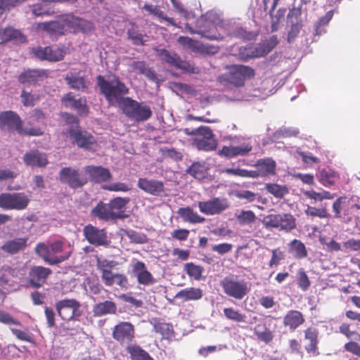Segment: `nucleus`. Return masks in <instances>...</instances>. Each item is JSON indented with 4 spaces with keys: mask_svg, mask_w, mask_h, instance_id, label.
Returning a JSON list of instances; mask_svg holds the SVG:
<instances>
[{
    "mask_svg": "<svg viewBox=\"0 0 360 360\" xmlns=\"http://www.w3.org/2000/svg\"><path fill=\"white\" fill-rule=\"evenodd\" d=\"M92 29L93 25L91 22L74 15H66L58 20L39 22L36 25L37 31L45 32L50 37H55L63 35L66 32H86Z\"/></svg>",
    "mask_w": 360,
    "mask_h": 360,
    "instance_id": "nucleus-1",
    "label": "nucleus"
},
{
    "mask_svg": "<svg viewBox=\"0 0 360 360\" xmlns=\"http://www.w3.org/2000/svg\"><path fill=\"white\" fill-rule=\"evenodd\" d=\"M226 71L217 77V82L226 90L243 88L247 80L255 78L256 72L249 65L233 64L226 67Z\"/></svg>",
    "mask_w": 360,
    "mask_h": 360,
    "instance_id": "nucleus-2",
    "label": "nucleus"
},
{
    "mask_svg": "<svg viewBox=\"0 0 360 360\" xmlns=\"http://www.w3.org/2000/svg\"><path fill=\"white\" fill-rule=\"evenodd\" d=\"M96 83L105 100L112 105L117 103L120 107L125 98L124 96L129 92V87L116 75H112V79L110 81L98 75Z\"/></svg>",
    "mask_w": 360,
    "mask_h": 360,
    "instance_id": "nucleus-3",
    "label": "nucleus"
},
{
    "mask_svg": "<svg viewBox=\"0 0 360 360\" xmlns=\"http://www.w3.org/2000/svg\"><path fill=\"white\" fill-rule=\"evenodd\" d=\"M35 252L50 265L61 263L67 260L71 255V251H65V243L59 240L47 243H37Z\"/></svg>",
    "mask_w": 360,
    "mask_h": 360,
    "instance_id": "nucleus-4",
    "label": "nucleus"
},
{
    "mask_svg": "<svg viewBox=\"0 0 360 360\" xmlns=\"http://www.w3.org/2000/svg\"><path fill=\"white\" fill-rule=\"evenodd\" d=\"M0 129L8 131H16L19 134L28 136H41L40 128H23L20 116L13 111L7 110L0 113Z\"/></svg>",
    "mask_w": 360,
    "mask_h": 360,
    "instance_id": "nucleus-5",
    "label": "nucleus"
},
{
    "mask_svg": "<svg viewBox=\"0 0 360 360\" xmlns=\"http://www.w3.org/2000/svg\"><path fill=\"white\" fill-rule=\"evenodd\" d=\"M117 265L114 260H97V269L101 273V278L106 286L117 285L121 288H127L128 285L127 277L122 274L113 273L112 269Z\"/></svg>",
    "mask_w": 360,
    "mask_h": 360,
    "instance_id": "nucleus-6",
    "label": "nucleus"
},
{
    "mask_svg": "<svg viewBox=\"0 0 360 360\" xmlns=\"http://www.w3.org/2000/svg\"><path fill=\"white\" fill-rule=\"evenodd\" d=\"M278 44V37L274 35L255 46H241L238 49V58L242 61H247L251 58L264 57L270 53Z\"/></svg>",
    "mask_w": 360,
    "mask_h": 360,
    "instance_id": "nucleus-7",
    "label": "nucleus"
},
{
    "mask_svg": "<svg viewBox=\"0 0 360 360\" xmlns=\"http://www.w3.org/2000/svg\"><path fill=\"white\" fill-rule=\"evenodd\" d=\"M122 112L131 120L141 122L150 119L153 115L150 108L130 97H125L120 107Z\"/></svg>",
    "mask_w": 360,
    "mask_h": 360,
    "instance_id": "nucleus-8",
    "label": "nucleus"
},
{
    "mask_svg": "<svg viewBox=\"0 0 360 360\" xmlns=\"http://www.w3.org/2000/svg\"><path fill=\"white\" fill-rule=\"evenodd\" d=\"M185 131L186 134L195 136L192 140V146L198 150L210 151L216 148L217 142L209 127L201 126L191 132L186 129Z\"/></svg>",
    "mask_w": 360,
    "mask_h": 360,
    "instance_id": "nucleus-9",
    "label": "nucleus"
},
{
    "mask_svg": "<svg viewBox=\"0 0 360 360\" xmlns=\"http://www.w3.org/2000/svg\"><path fill=\"white\" fill-rule=\"evenodd\" d=\"M224 292L237 300L243 299L250 292L248 283L243 279H238L235 276L224 277L219 283Z\"/></svg>",
    "mask_w": 360,
    "mask_h": 360,
    "instance_id": "nucleus-10",
    "label": "nucleus"
},
{
    "mask_svg": "<svg viewBox=\"0 0 360 360\" xmlns=\"http://www.w3.org/2000/svg\"><path fill=\"white\" fill-rule=\"evenodd\" d=\"M159 59L170 67L185 72L195 73V68L189 62L184 60L174 51L165 49H156Z\"/></svg>",
    "mask_w": 360,
    "mask_h": 360,
    "instance_id": "nucleus-11",
    "label": "nucleus"
},
{
    "mask_svg": "<svg viewBox=\"0 0 360 360\" xmlns=\"http://www.w3.org/2000/svg\"><path fill=\"white\" fill-rule=\"evenodd\" d=\"M58 179L62 184L75 190L82 188L89 181L88 177L79 169L71 167H63L58 173Z\"/></svg>",
    "mask_w": 360,
    "mask_h": 360,
    "instance_id": "nucleus-12",
    "label": "nucleus"
},
{
    "mask_svg": "<svg viewBox=\"0 0 360 360\" xmlns=\"http://www.w3.org/2000/svg\"><path fill=\"white\" fill-rule=\"evenodd\" d=\"M263 223L266 228L277 229L286 232L296 228V219L290 213L269 214L264 218Z\"/></svg>",
    "mask_w": 360,
    "mask_h": 360,
    "instance_id": "nucleus-13",
    "label": "nucleus"
},
{
    "mask_svg": "<svg viewBox=\"0 0 360 360\" xmlns=\"http://www.w3.org/2000/svg\"><path fill=\"white\" fill-rule=\"evenodd\" d=\"M28 195L23 193H3L0 194V208L5 210H22L30 203Z\"/></svg>",
    "mask_w": 360,
    "mask_h": 360,
    "instance_id": "nucleus-14",
    "label": "nucleus"
},
{
    "mask_svg": "<svg viewBox=\"0 0 360 360\" xmlns=\"http://www.w3.org/2000/svg\"><path fill=\"white\" fill-rule=\"evenodd\" d=\"M58 316L64 321L77 319L82 315L81 304L75 299H64L56 302Z\"/></svg>",
    "mask_w": 360,
    "mask_h": 360,
    "instance_id": "nucleus-15",
    "label": "nucleus"
},
{
    "mask_svg": "<svg viewBox=\"0 0 360 360\" xmlns=\"http://www.w3.org/2000/svg\"><path fill=\"white\" fill-rule=\"evenodd\" d=\"M65 134L69 136L72 143L75 144L78 148L91 150L96 145V139L87 131L70 128L67 130Z\"/></svg>",
    "mask_w": 360,
    "mask_h": 360,
    "instance_id": "nucleus-16",
    "label": "nucleus"
},
{
    "mask_svg": "<svg viewBox=\"0 0 360 360\" xmlns=\"http://www.w3.org/2000/svg\"><path fill=\"white\" fill-rule=\"evenodd\" d=\"M32 53L40 60L58 62L63 60L66 51L64 47L39 46L32 49Z\"/></svg>",
    "mask_w": 360,
    "mask_h": 360,
    "instance_id": "nucleus-17",
    "label": "nucleus"
},
{
    "mask_svg": "<svg viewBox=\"0 0 360 360\" xmlns=\"http://www.w3.org/2000/svg\"><path fill=\"white\" fill-rule=\"evenodd\" d=\"M83 234L89 243L95 246H108L110 241L108 239L105 229H100L91 224L86 225L83 229Z\"/></svg>",
    "mask_w": 360,
    "mask_h": 360,
    "instance_id": "nucleus-18",
    "label": "nucleus"
},
{
    "mask_svg": "<svg viewBox=\"0 0 360 360\" xmlns=\"http://www.w3.org/2000/svg\"><path fill=\"white\" fill-rule=\"evenodd\" d=\"M226 198H214L207 201H199L198 207L200 211L206 215L219 214L229 207Z\"/></svg>",
    "mask_w": 360,
    "mask_h": 360,
    "instance_id": "nucleus-19",
    "label": "nucleus"
},
{
    "mask_svg": "<svg viewBox=\"0 0 360 360\" xmlns=\"http://www.w3.org/2000/svg\"><path fill=\"white\" fill-rule=\"evenodd\" d=\"M112 335L120 344L129 343L135 336L134 326L130 322H120L114 326Z\"/></svg>",
    "mask_w": 360,
    "mask_h": 360,
    "instance_id": "nucleus-20",
    "label": "nucleus"
},
{
    "mask_svg": "<svg viewBox=\"0 0 360 360\" xmlns=\"http://www.w3.org/2000/svg\"><path fill=\"white\" fill-rule=\"evenodd\" d=\"M52 274L51 269L42 266H33L28 274L30 285L35 288H41Z\"/></svg>",
    "mask_w": 360,
    "mask_h": 360,
    "instance_id": "nucleus-21",
    "label": "nucleus"
},
{
    "mask_svg": "<svg viewBox=\"0 0 360 360\" xmlns=\"http://www.w3.org/2000/svg\"><path fill=\"white\" fill-rule=\"evenodd\" d=\"M257 170H250L255 176L252 178L266 177L276 174V163L271 158H266L258 160L254 165Z\"/></svg>",
    "mask_w": 360,
    "mask_h": 360,
    "instance_id": "nucleus-22",
    "label": "nucleus"
},
{
    "mask_svg": "<svg viewBox=\"0 0 360 360\" xmlns=\"http://www.w3.org/2000/svg\"><path fill=\"white\" fill-rule=\"evenodd\" d=\"M84 171L89 176L90 180L95 183L107 182L112 178L110 170L101 166L88 165L84 168Z\"/></svg>",
    "mask_w": 360,
    "mask_h": 360,
    "instance_id": "nucleus-23",
    "label": "nucleus"
},
{
    "mask_svg": "<svg viewBox=\"0 0 360 360\" xmlns=\"http://www.w3.org/2000/svg\"><path fill=\"white\" fill-rule=\"evenodd\" d=\"M304 322L305 318L303 314L295 309L289 310L283 318V325L290 332H294Z\"/></svg>",
    "mask_w": 360,
    "mask_h": 360,
    "instance_id": "nucleus-24",
    "label": "nucleus"
},
{
    "mask_svg": "<svg viewBox=\"0 0 360 360\" xmlns=\"http://www.w3.org/2000/svg\"><path fill=\"white\" fill-rule=\"evenodd\" d=\"M137 186L144 192L155 196H160L164 192L163 182L155 179L139 178Z\"/></svg>",
    "mask_w": 360,
    "mask_h": 360,
    "instance_id": "nucleus-25",
    "label": "nucleus"
},
{
    "mask_svg": "<svg viewBox=\"0 0 360 360\" xmlns=\"http://www.w3.org/2000/svg\"><path fill=\"white\" fill-rule=\"evenodd\" d=\"M13 41L20 44L27 42V37L20 30L12 27L0 29V44Z\"/></svg>",
    "mask_w": 360,
    "mask_h": 360,
    "instance_id": "nucleus-26",
    "label": "nucleus"
},
{
    "mask_svg": "<svg viewBox=\"0 0 360 360\" xmlns=\"http://www.w3.org/2000/svg\"><path fill=\"white\" fill-rule=\"evenodd\" d=\"M132 271L136 275L139 284L149 285L155 281L153 275L147 270L146 264L141 261H137L133 264Z\"/></svg>",
    "mask_w": 360,
    "mask_h": 360,
    "instance_id": "nucleus-27",
    "label": "nucleus"
},
{
    "mask_svg": "<svg viewBox=\"0 0 360 360\" xmlns=\"http://www.w3.org/2000/svg\"><path fill=\"white\" fill-rule=\"evenodd\" d=\"M129 202V198L117 197L110 200L113 221L118 219H125L128 216L125 214V208Z\"/></svg>",
    "mask_w": 360,
    "mask_h": 360,
    "instance_id": "nucleus-28",
    "label": "nucleus"
},
{
    "mask_svg": "<svg viewBox=\"0 0 360 360\" xmlns=\"http://www.w3.org/2000/svg\"><path fill=\"white\" fill-rule=\"evenodd\" d=\"M251 150L252 146L248 144L241 146H224L218 151V155L227 158H233L238 155H245Z\"/></svg>",
    "mask_w": 360,
    "mask_h": 360,
    "instance_id": "nucleus-29",
    "label": "nucleus"
},
{
    "mask_svg": "<svg viewBox=\"0 0 360 360\" xmlns=\"http://www.w3.org/2000/svg\"><path fill=\"white\" fill-rule=\"evenodd\" d=\"M62 102L66 107H70L77 110L81 115H86L88 113V108L86 100L82 98L75 99L72 93L70 92L62 98Z\"/></svg>",
    "mask_w": 360,
    "mask_h": 360,
    "instance_id": "nucleus-30",
    "label": "nucleus"
},
{
    "mask_svg": "<svg viewBox=\"0 0 360 360\" xmlns=\"http://www.w3.org/2000/svg\"><path fill=\"white\" fill-rule=\"evenodd\" d=\"M23 161L26 165L32 167H44L48 164L46 155L37 150L26 153L23 156Z\"/></svg>",
    "mask_w": 360,
    "mask_h": 360,
    "instance_id": "nucleus-31",
    "label": "nucleus"
},
{
    "mask_svg": "<svg viewBox=\"0 0 360 360\" xmlns=\"http://www.w3.org/2000/svg\"><path fill=\"white\" fill-rule=\"evenodd\" d=\"M65 80L70 88L78 91H84L87 89L88 83L86 81L85 75H82V71L68 72Z\"/></svg>",
    "mask_w": 360,
    "mask_h": 360,
    "instance_id": "nucleus-32",
    "label": "nucleus"
},
{
    "mask_svg": "<svg viewBox=\"0 0 360 360\" xmlns=\"http://www.w3.org/2000/svg\"><path fill=\"white\" fill-rule=\"evenodd\" d=\"M318 334V330L313 327L307 328L304 330V340L309 341V343L304 346V348L307 353L311 356H316L319 354Z\"/></svg>",
    "mask_w": 360,
    "mask_h": 360,
    "instance_id": "nucleus-33",
    "label": "nucleus"
},
{
    "mask_svg": "<svg viewBox=\"0 0 360 360\" xmlns=\"http://www.w3.org/2000/svg\"><path fill=\"white\" fill-rule=\"evenodd\" d=\"M27 238H16L4 243L1 249L10 255L16 254L24 250L27 247Z\"/></svg>",
    "mask_w": 360,
    "mask_h": 360,
    "instance_id": "nucleus-34",
    "label": "nucleus"
},
{
    "mask_svg": "<svg viewBox=\"0 0 360 360\" xmlns=\"http://www.w3.org/2000/svg\"><path fill=\"white\" fill-rule=\"evenodd\" d=\"M44 70H28L19 75L18 80L22 84H34L46 76Z\"/></svg>",
    "mask_w": 360,
    "mask_h": 360,
    "instance_id": "nucleus-35",
    "label": "nucleus"
},
{
    "mask_svg": "<svg viewBox=\"0 0 360 360\" xmlns=\"http://www.w3.org/2000/svg\"><path fill=\"white\" fill-rule=\"evenodd\" d=\"M91 216L97 217L98 219L105 221H113L110 202L105 203L100 201L91 210Z\"/></svg>",
    "mask_w": 360,
    "mask_h": 360,
    "instance_id": "nucleus-36",
    "label": "nucleus"
},
{
    "mask_svg": "<svg viewBox=\"0 0 360 360\" xmlns=\"http://www.w3.org/2000/svg\"><path fill=\"white\" fill-rule=\"evenodd\" d=\"M129 71L143 75L150 80L155 81L157 78L155 71L149 68L145 61H133L129 64Z\"/></svg>",
    "mask_w": 360,
    "mask_h": 360,
    "instance_id": "nucleus-37",
    "label": "nucleus"
},
{
    "mask_svg": "<svg viewBox=\"0 0 360 360\" xmlns=\"http://www.w3.org/2000/svg\"><path fill=\"white\" fill-rule=\"evenodd\" d=\"M126 351L131 360H155L148 352L137 344H128Z\"/></svg>",
    "mask_w": 360,
    "mask_h": 360,
    "instance_id": "nucleus-38",
    "label": "nucleus"
},
{
    "mask_svg": "<svg viewBox=\"0 0 360 360\" xmlns=\"http://www.w3.org/2000/svg\"><path fill=\"white\" fill-rule=\"evenodd\" d=\"M117 311V305L112 301L106 300L98 302L93 307V313L95 316H102L107 314H114Z\"/></svg>",
    "mask_w": 360,
    "mask_h": 360,
    "instance_id": "nucleus-39",
    "label": "nucleus"
},
{
    "mask_svg": "<svg viewBox=\"0 0 360 360\" xmlns=\"http://www.w3.org/2000/svg\"><path fill=\"white\" fill-rule=\"evenodd\" d=\"M202 296L203 292L200 288L191 287L181 290L176 294L175 297L181 299L184 302H188L191 300H199Z\"/></svg>",
    "mask_w": 360,
    "mask_h": 360,
    "instance_id": "nucleus-40",
    "label": "nucleus"
},
{
    "mask_svg": "<svg viewBox=\"0 0 360 360\" xmlns=\"http://www.w3.org/2000/svg\"><path fill=\"white\" fill-rule=\"evenodd\" d=\"M186 28L189 31L190 33L198 34L201 36V37L206 38L209 40L221 41L224 39L223 36L217 33V28L213 24H210V27H209V29L207 30L200 29L199 30H195L191 28L188 24L186 25Z\"/></svg>",
    "mask_w": 360,
    "mask_h": 360,
    "instance_id": "nucleus-41",
    "label": "nucleus"
},
{
    "mask_svg": "<svg viewBox=\"0 0 360 360\" xmlns=\"http://www.w3.org/2000/svg\"><path fill=\"white\" fill-rule=\"evenodd\" d=\"M177 214L180 216L184 221L189 222L191 224L203 223L205 221V217L199 215L190 207H180L177 210Z\"/></svg>",
    "mask_w": 360,
    "mask_h": 360,
    "instance_id": "nucleus-42",
    "label": "nucleus"
},
{
    "mask_svg": "<svg viewBox=\"0 0 360 360\" xmlns=\"http://www.w3.org/2000/svg\"><path fill=\"white\" fill-rule=\"evenodd\" d=\"M288 251L295 258L300 259L307 256L305 245L300 240L294 239L288 244Z\"/></svg>",
    "mask_w": 360,
    "mask_h": 360,
    "instance_id": "nucleus-43",
    "label": "nucleus"
},
{
    "mask_svg": "<svg viewBox=\"0 0 360 360\" xmlns=\"http://www.w3.org/2000/svg\"><path fill=\"white\" fill-rule=\"evenodd\" d=\"M208 168L205 163L193 162L187 169L186 172L196 179H203L207 174Z\"/></svg>",
    "mask_w": 360,
    "mask_h": 360,
    "instance_id": "nucleus-44",
    "label": "nucleus"
},
{
    "mask_svg": "<svg viewBox=\"0 0 360 360\" xmlns=\"http://www.w3.org/2000/svg\"><path fill=\"white\" fill-rule=\"evenodd\" d=\"M254 334L256 335L258 340L264 342L265 344L270 343L273 338V332L265 325H257L254 328Z\"/></svg>",
    "mask_w": 360,
    "mask_h": 360,
    "instance_id": "nucleus-45",
    "label": "nucleus"
},
{
    "mask_svg": "<svg viewBox=\"0 0 360 360\" xmlns=\"http://www.w3.org/2000/svg\"><path fill=\"white\" fill-rule=\"evenodd\" d=\"M265 189L268 193L277 198H283L289 193V189L286 186L278 184H266Z\"/></svg>",
    "mask_w": 360,
    "mask_h": 360,
    "instance_id": "nucleus-46",
    "label": "nucleus"
},
{
    "mask_svg": "<svg viewBox=\"0 0 360 360\" xmlns=\"http://www.w3.org/2000/svg\"><path fill=\"white\" fill-rule=\"evenodd\" d=\"M223 311L225 317L229 320L237 323L246 322V315L240 313L238 310H236L233 307L224 308Z\"/></svg>",
    "mask_w": 360,
    "mask_h": 360,
    "instance_id": "nucleus-47",
    "label": "nucleus"
},
{
    "mask_svg": "<svg viewBox=\"0 0 360 360\" xmlns=\"http://www.w3.org/2000/svg\"><path fill=\"white\" fill-rule=\"evenodd\" d=\"M231 36L243 40L251 41L256 39L257 33L252 31H248L245 28L240 27H236L233 31Z\"/></svg>",
    "mask_w": 360,
    "mask_h": 360,
    "instance_id": "nucleus-48",
    "label": "nucleus"
},
{
    "mask_svg": "<svg viewBox=\"0 0 360 360\" xmlns=\"http://www.w3.org/2000/svg\"><path fill=\"white\" fill-rule=\"evenodd\" d=\"M184 270L190 277H192L195 280H200L202 277L204 269L200 265H196L191 262L184 265Z\"/></svg>",
    "mask_w": 360,
    "mask_h": 360,
    "instance_id": "nucleus-49",
    "label": "nucleus"
},
{
    "mask_svg": "<svg viewBox=\"0 0 360 360\" xmlns=\"http://www.w3.org/2000/svg\"><path fill=\"white\" fill-rule=\"evenodd\" d=\"M236 219L240 224L245 225L253 224L257 217L252 210H242L240 214L236 215Z\"/></svg>",
    "mask_w": 360,
    "mask_h": 360,
    "instance_id": "nucleus-50",
    "label": "nucleus"
},
{
    "mask_svg": "<svg viewBox=\"0 0 360 360\" xmlns=\"http://www.w3.org/2000/svg\"><path fill=\"white\" fill-rule=\"evenodd\" d=\"M222 172L226 173L229 175L245 177V178H252V176H255V174L251 172L250 170H248L245 169L241 168H226L224 169Z\"/></svg>",
    "mask_w": 360,
    "mask_h": 360,
    "instance_id": "nucleus-51",
    "label": "nucleus"
},
{
    "mask_svg": "<svg viewBox=\"0 0 360 360\" xmlns=\"http://www.w3.org/2000/svg\"><path fill=\"white\" fill-rule=\"evenodd\" d=\"M304 195L307 198L316 201H321L323 199H331L333 198L330 193L328 191L316 192L314 190L304 191Z\"/></svg>",
    "mask_w": 360,
    "mask_h": 360,
    "instance_id": "nucleus-52",
    "label": "nucleus"
},
{
    "mask_svg": "<svg viewBox=\"0 0 360 360\" xmlns=\"http://www.w3.org/2000/svg\"><path fill=\"white\" fill-rule=\"evenodd\" d=\"M154 330L162 336H169L172 333V326L165 322H155L153 324Z\"/></svg>",
    "mask_w": 360,
    "mask_h": 360,
    "instance_id": "nucleus-53",
    "label": "nucleus"
},
{
    "mask_svg": "<svg viewBox=\"0 0 360 360\" xmlns=\"http://www.w3.org/2000/svg\"><path fill=\"white\" fill-rule=\"evenodd\" d=\"M311 282L306 272L300 269L297 271V285L303 291H306L310 286Z\"/></svg>",
    "mask_w": 360,
    "mask_h": 360,
    "instance_id": "nucleus-54",
    "label": "nucleus"
},
{
    "mask_svg": "<svg viewBox=\"0 0 360 360\" xmlns=\"http://www.w3.org/2000/svg\"><path fill=\"white\" fill-rule=\"evenodd\" d=\"M305 213L307 216L315 217H318L319 218H326L329 215L327 210L324 207L316 208L315 207L307 206V210H305Z\"/></svg>",
    "mask_w": 360,
    "mask_h": 360,
    "instance_id": "nucleus-55",
    "label": "nucleus"
},
{
    "mask_svg": "<svg viewBox=\"0 0 360 360\" xmlns=\"http://www.w3.org/2000/svg\"><path fill=\"white\" fill-rule=\"evenodd\" d=\"M104 188L109 191L127 192L131 190V186L122 182H115L105 186Z\"/></svg>",
    "mask_w": 360,
    "mask_h": 360,
    "instance_id": "nucleus-56",
    "label": "nucleus"
},
{
    "mask_svg": "<svg viewBox=\"0 0 360 360\" xmlns=\"http://www.w3.org/2000/svg\"><path fill=\"white\" fill-rule=\"evenodd\" d=\"M22 103L25 106H33L38 97L35 94H32L23 89L20 95Z\"/></svg>",
    "mask_w": 360,
    "mask_h": 360,
    "instance_id": "nucleus-57",
    "label": "nucleus"
},
{
    "mask_svg": "<svg viewBox=\"0 0 360 360\" xmlns=\"http://www.w3.org/2000/svg\"><path fill=\"white\" fill-rule=\"evenodd\" d=\"M46 117L45 113L39 109H34L30 116L31 122H36L42 125L46 124Z\"/></svg>",
    "mask_w": 360,
    "mask_h": 360,
    "instance_id": "nucleus-58",
    "label": "nucleus"
},
{
    "mask_svg": "<svg viewBox=\"0 0 360 360\" xmlns=\"http://www.w3.org/2000/svg\"><path fill=\"white\" fill-rule=\"evenodd\" d=\"M128 37L134 45H143V35L139 33L134 28L129 29L127 32Z\"/></svg>",
    "mask_w": 360,
    "mask_h": 360,
    "instance_id": "nucleus-59",
    "label": "nucleus"
},
{
    "mask_svg": "<svg viewBox=\"0 0 360 360\" xmlns=\"http://www.w3.org/2000/svg\"><path fill=\"white\" fill-rule=\"evenodd\" d=\"M271 258L269 262V267L278 265L282 259H284V253L278 248L271 250Z\"/></svg>",
    "mask_w": 360,
    "mask_h": 360,
    "instance_id": "nucleus-60",
    "label": "nucleus"
},
{
    "mask_svg": "<svg viewBox=\"0 0 360 360\" xmlns=\"http://www.w3.org/2000/svg\"><path fill=\"white\" fill-rule=\"evenodd\" d=\"M256 193L248 190L236 191L235 193V196L237 198L246 200L249 202H253L256 198Z\"/></svg>",
    "mask_w": 360,
    "mask_h": 360,
    "instance_id": "nucleus-61",
    "label": "nucleus"
},
{
    "mask_svg": "<svg viewBox=\"0 0 360 360\" xmlns=\"http://www.w3.org/2000/svg\"><path fill=\"white\" fill-rule=\"evenodd\" d=\"M0 322L6 325L20 326L18 321L15 320L11 314L2 310H0Z\"/></svg>",
    "mask_w": 360,
    "mask_h": 360,
    "instance_id": "nucleus-62",
    "label": "nucleus"
},
{
    "mask_svg": "<svg viewBox=\"0 0 360 360\" xmlns=\"http://www.w3.org/2000/svg\"><path fill=\"white\" fill-rule=\"evenodd\" d=\"M190 233L189 230L186 229H175L171 233V236L173 238L179 240H186Z\"/></svg>",
    "mask_w": 360,
    "mask_h": 360,
    "instance_id": "nucleus-63",
    "label": "nucleus"
},
{
    "mask_svg": "<svg viewBox=\"0 0 360 360\" xmlns=\"http://www.w3.org/2000/svg\"><path fill=\"white\" fill-rule=\"evenodd\" d=\"M44 314L47 321V326L49 328H53L55 326V312L53 309L49 307H44Z\"/></svg>",
    "mask_w": 360,
    "mask_h": 360,
    "instance_id": "nucleus-64",
    "label": "nucleus"
}]
</instances>
